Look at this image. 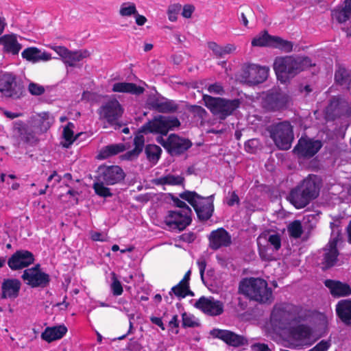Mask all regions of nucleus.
<instances>
[{"label":"nucleus","mask_w":351,"mask_h":351,"mask_svg":"<svg viewBox=\"0 0 351 351\" xmlns=\"http://www.w3.org/2000/svg\"><path fill=\"white\" fill-rule=\"evenodd\" d=\"M194 306L209 316H218L223 313V304L213 297H200L195 303Z\"/></svg>","instance_id":"obj_20"},{"label":"nucleus","mask_w":351,"mask_h":351,"mask_svg":"<svg viewBox=\"0 0 351 351\" xmlns=\"http://www.w3.org/2000/svg\"><path fill=\"white\" fill-rule=\"evenodd\" d=\"M184 181L182 176L168 174L154 180L153 182L156 185L184 186Z\"/></svg>","instance_id":"obj_35"},{"label":"nucleus","mask_w":351,"mask_h":351,"mask_svg":"<svg viewBox=\"0 0 351 351\" xmlns=\"http://www.w3.org/2000/svg\"><path fill=\"white\" fill-rule=\"evenodd\" d=\"M335 84L350 90L351 87V72L343 65L338 64L335 73Z\"/></svg>","instance_id":"obj_30"},{"label":"nucleus","mask_w":351,"mask_h":351,"mask_svg":"<svg viewBox=\"0 0 351 351\" xmlns=\"http://www.w3.org/2000/svg\"><path fill=\"white\" fill-rule=\"evenodd\" d=\"M239 292L250 300L260 304H271L274 300L272 290L267 282L260 278H245L241 281Z\"/></svg>","instance_id":"obj_5"},{"label":"nucleus","mask_w":351,"mask_h":351,"mask_svg":"<svg viewBox=\"0 0 351 351\" xmlns=\"http://www.w3.org/2000/svg\"><path fill=\"white\" fill-rule=\"evenodd\" d=\"M35 261L32 252L25 250L16 251L8 259V265L12 271L22 269L33 264Z\"/></svg>","instance_id":"obj_21"},{"label":"nucleus","mask_w":351,"mask_h":351,"mask_svg":"<svg viewBox=\"0 0 351 351\" xmlns=\"http://www.w3.org/2000/svg\"><path fill=\"white\" fill-rule=\"evenodd\" d=\"M28 90L32 95L40 96L45 93V88L37 83L30 82L28 85Z\"/></svg>","instance_id":"obj_52"},{"label":"nucleus","mask_w":351,"mask_h":351,"mask_svg":"<svg viewBox=\"0 0 351 351\" xmlns=\"http://www.w3.org/2000/svg\"><path fill=\"white\" fill-rule=\"evenodd\" d=\"M73 128L74 124L71 122H69L63 129V137L69 144L73 143L76 138V137L73 136Z\"/></svg>","instance_id":"obj_49"},{"label":"nucleus","mask_w":351,"mask_h":351,"mask_svg":"<svg viewBox=\"0 0 351 351\" xmlns=\"http://www.w3.org/2000/svg\"><path fill=\"white\" fill-rule=\"evenodd\" d=\"M39 117V122L41 123L43 127L46 130L47 128L50 127V123L49 121V114L48 112H41L38 114Z\"/></svg>","instance_id":"obj_58"},{"label":"nucleus","mask_w":351,"mask_h":351,"mask_svg":"<svg viewBox=\"0 0 351 351\" xmlns=\"http://www.w3.org/2000/svg\"><path fill=\"white\" fill-rule=\"evenodd\" d=\"M90 56L88 50L69 51L66 58L64 60L65 64L69 66H75V63L81 61Z\"/></svg>","instance_id":"obj_37"},{"label":"nucleus","mask_w":351,"mask_h":351,"mask_svg":"<svg viewBox=\"0 0 351 351\" xmlns=\"http://www.w3.org/2000/svg\"><path fill=\"white\" fill-rule=\"evenodd\" d=\"M210 335L232 347L244 346L247 342V340L243 335H237L228 330L215 328L210 331Z\"/></svg>","instance_id":"obj_23"},{"label":"nucleus","mask_w":351,"mask_h":351,"mask_svg":"<svg viewBox=\"0 0 351 351\" xmlns=\"http://www.w3.org/2000/svg\"><path fill=\"white\" fill-rule=\"evenodd\" d=\"M208 90L210 93H214L219 95H221L224 92L223 87L217 83L210 84L208 88Z\"/></svg>","instance_id":"obj_63"},{"label":"nucleus","mask_w":351,"mask_h":351,"mask_svg":"<svg viewBox=\"0 0 351 351\" xmlns=\"http://www.w3.org/2000/svg\"><path fill=\"white\" fill-rule=\"evenodd\" d=\"M270 137L275 145L282 150L291 148L294 139L293 126L288 121L279 122L270 125L269 128Z\"/></svg>","instance_id":"obj_9"},{"label":"nucleus","mask_w":351,"mask_h":351,"mask_svg":"<svg viewBox=\"0 0 351 351\" xmlns=\"http://www.w3.org/2000/svg\"><path fill=\"white\" fill-rule=\"evenodd\" d=\"M269 69L256 64H249L244 70V77L252 84L263 83L268 77Z\"/></svg>","instance_id":"obj_24"},{"label":"nucleus","mask_w":351,"mask_h":351,"mask_svg":"<svg viewBox=\"0 0 351 351\" xmlns=\"http://www.w3.org/2000/svg\"><path fill=\"white\" fill-rule=\"evenodd\" d=\"M179 197L186 201L194 209L201 221H206L211 218L214 212V195L203 197L195 191H184Z\"/></svg>","instance_id":"obj_6"},{"label":"nucleus","mask_w":351,"mask_h":351,"mask_svg":"<svg viewBox=\"0 0 351 351\" xmlns=\"http://www.w3.org/2000/svg\"><path fill=\"white\" fill-rule=\"evenodd\" d=\"M336 314L346 326L351 327V300H341L336 305Z\"/></svg>","instance_id":"obj_28"},{"label":"nucleus","mask_w":351,"mask_h":351,"mask_svg":"<svg viewBox=\"0 0 351 351\" xmlns=\"http://www.w3.org/2000/svg\"><path fill=\"white\" fill-rule=\"evenodd\" d=\"M151 108L160 113H173L178 110V105L173 100L166 99L161 101L154 99L149 103Z\"/></svg>","instance_id":"obj_31"},{"label":"nucleus","mask_w":351,"mask_h":351,"mask_svg":"<svg viewBox=\"0 0 351 351\" xmlns=\"http://www.w3.org/2000/svg\"><path fill=\"white\" fill-rule=\"evenodd\" d=\"M203 101L210 112L213 114L217 115L221 120H224L231 115L241 104L239 99L230 100L221 97H214L208 95L203 96Z\"/></svg>","instance_id":"obj_7"},{"label":"nucleus","mask_w":351,"mask_h":351,"mask_svg":"<svg viewBox=\"0 0 351 351\" xmlns=\"http://www.w3.org/2000/svg\"><path fill=\"white\" fill-rule=\"evenodd\" d=\"M291 326L287 330L288 337L294 343L295 346H311V339L313 335V328L304 324H297Z\"/></svg>","instance_id":"obj_16"},{"label":"nucleus","mask_w":351,"mask_h":351,"mask_svg":"<svg viewBox=\"0 0 351 351\" xmlns=\"http://www.w3.org/2000/svg\"><path fill=\"white\" fill-rule=\"evenodd\" d=\"M337 239H334L330 241V267L335 266L337 262V257L339 254L337 247Z\"/></svg>","instance_id":"obj_50"},{"label":"nucleus","mask_w":351,"mask_h":351,"mask_svg":"<svg viewBox=\"0 0 351 351\" xmlns=\"http://www.w3.org/2000/svg\"><path fill=\"white\" fill-rule=\"evenodd\" d=\"M171 199L175 206L180 208L179 211H184V213H192V210L191 208L184 201L180 199L179 197L172 196Z\"/></svg>","instance_id":"obj_55"},{"label":"nucleus","mask_w":351,"mask_h":351,"mask_svg":"<svg viewBox=\"0 0 351 351\" xmlns=\"http://www.w3.org/2000/svg\"><path fill=\"white\" fill-rule=\"evenodd\" d=\"M21 283L16 278L4 279L1 285V296L3 299L16 298L19 296Z\"/></svg>","instance_id":"obj_25"},{"label":"nucleus","mask_w":351,"mask_h":351,"mask_svg":"<svg viewBox=\"0 0 351 351\" xmlns=\"http://www.w3.org/2000/svg\"><path fill=\"white\" fill-rule=\"evenodd\" d=\"M100 120H106L115 129L121 127L119 121L123 115V108L116 99H110L102 104L97 110Z\"/></svg>","instance_id":"obj_13"},{"label":"nucleus","mask_w":351,"mask_h":351,"mask_svg":"<svg viewBox=\"0 0 351 351\" xmlns=\"http://www.w3.org/2000/svg\"><path fill=\"white\" fill-rule=\"evenodd\" d=\"M191 215L184 211L169 210L164 221L170 230L183 231L191 223Z\"/></svg>","instance_id":"obj_17"},{"label":"nucleus","mask_w":351,"mask_h":351,"mask_svg":"<svg viewBox=\"0 0 351 351\" xmlns=\"http://www.w3.org/2000/svg\"><path fill=\"white\" fill-rule=\"evenodd\" d=\"M113 92L116 93H130L136 95L143 94L145 88L141 86H137L134 83L131 82H117L113 84Z\"/></svg>","instance_id":"obj_32"},{"label":"nucleus","mask_w":351,"mask_h":351,"mask_svg":"<svg viewBox=\"0 0 351 351\" xmlns=\"http://www.w3.org/2000/svg\"><path fill=\"white\" fill-rule=\"evenodd\" d=\"M330 121L339 125L332 136L337 139L343 138L351 123V105L344 96L337 95L330 98Z\"/></svg>","instance_id":"obj_4"},{"label":"nucleus","mask_w":351,"mask_h":351,"mask_svg":"<svg viewBox=\"0 0 351 351\" xmlns=\"http://www.w3.org/2000/svg\"><path fill=\"white\" fill-rule=\"evenodd\" d=\"M111 277L112 283L110 288L113 295H121L123 292V289L120 280L118 279L117 274L114 272L111 273Z\"/></svg>","instance_id":"obj_45"},{"label":"nucleus","mask_w":351,"mask_h":351,"mask_svg":"<svg viewBox=\"0 0 351 351\" xmlns=\"http://www.w3.org/2000/svg\"><path fill=\"white\" fill-rule=\"evenodd\" d=\"M0 93L5 98L17 100L25 96V90L22 82L17 80L16 75L5 72L0 75Z\"/></svg>","instance_id":"obj_11"},{"label":"nucleus","mask_w":351,"mask_h":351,"mask_svg":"<svg viewBox=\"0 0 351 351\" xmlns=\"http://www.w3.org/2000/svg\"><path fill=\"white\" fill-rule=\"evenodd\" d=\"M313 64L307 56H287L277 57L274 62V70L278 80L285 84L302 71Z\"/></svg>","instance_id":"obj_2"},{"label":"nucleus","mask_w":351,"mask_h":351,"mask_svg":"<svg viewBox=\"0 0 351 351\" xmlns=\"http://www.w3.org/2000/svg\"><path fill=\"white\" fill-rule=\"evenodd\" d=\"M143 132H140L139 129L138 134L135 136L134 138V148L137 149L141 152H142L145 145V138L144 136L143 135Z\"/></svg>","instance_id":"obj_57"},{"label":"nucleus","mask_w":351,"mask_h":351,"mask_svg":"<svg viewBox=\"0 0 351 351\" xmlns=\"http://www.w3.org/2000/svg\"><path fill=\"white\" fill-rule=\"evenodd\" d=\"M300 306L289 303L276 304L270 315V323L274 329L287 330L293 324L305 320Z\"/></svg>","instance_id":"obj_3"},{"label":"nucleus","mask_w":351,"mask_h":351,"mask_svg":"<svg viewBox=\"0 0 351 351\" xmlns=\"http://www.w3.org/2000/svg\"><path fill=\"white\" fill-rule=\"evenodd\" d=\"M127 349L130 351H141L142 346L137 341L132 339L127 344Z\"/></svg>","instance_id":"obj_62"},{"label":"nucleus","mask_w":351,"mask_h":351,"mask_svg":"<svg viewBox=\"0 0 351 351\" xmlns=\"http://www.w3.org/2000/svg\"><path fill=\"white\" fill-rule=\"evenodd\" d=\"M291 102V97L280 88H275L263 93L261 106L267 112H280L287 109Z\"/></svg>","instance_id":"obj_8"},{"label":"nucleus","mask_w":351,"mask_h":351,"mask_svg":"<svg viewBox=\"0 0 351 351\" xmlns=\"http://www.w3.org/2000/svg\"><path fill=\"white\" fill-rule=\"evenodd\" d=\"M334 19L339 23H343L351 18V0H344L343 5L332 11Z\"/></svg>","instance_id":"obj_33"},{"label":"nucleus","mask_w":351,"mask_h":351,"mask_svg":"<svg viewBox=\"0 0 351 351\" xmlns=\"http://www.w3.org/2000/svg\"><path fill=\"white\" fill-rule=\"evenodd\" d=\"M53 49L60 56H61L64 60L66 58V56L70 50H69L66 47L64 46H56L53 48Z\"/></svg>","instance_id":"obj_61"},{"label":"nucleus","mask_w":351,"mask_h":351,"mask_svg":"<svg viewBox=\"0 0 351 351\" xmlns=\"http://www.w3.org/2000/svg\"><path fill=\"white\" fill-rule=\"evenodd\" d=\"M67 330V328L64 324L47 327L41 333V338L47 343H51L62 339Z\"/></svg>","instance_id":"obj_29"},{"label":"nucleus","mask_w":351,"mask_h":351,"mask_svg":"<svg viewBox=\"0 0 351 351\" xmlns=\"http://www.w3.org/2000/svg\"><path fill=\"white\" fill-rule=\"evenodd\" d=\"M194 10L195 8L193 5L189 4L184 5L182 12V16L186 19H189L191 17Z\"/></svg>","instance_id":"obj_60"},{"label":"nucleus","mask_w":351,"mask_h":351,"mask_svg":"<svg viewBox=\"0 0 351 351\" xmlns=\"http://www.w3.org/2000/svg\"><path fill=\"white\" fill-rule=\"evenodd\" d=\"M141 153V152L139 150H138L136 148H134L132 150H130V151L127 152L126 153H125L122 156V159L128 160H132L134 159L137 158Z\"/></svg>","instance_id":"obj_59"},{"label":"nucleus","mask_w":351,"mask_h":351,"mask_svg":"<svg viewBox=\"0 0 351 351\" xmlns=\"http://www.w3.org/2000/svg\"><path fill=\"white\" fill-rule=\"evenodd\" d=\"M13 138L18 141L17 147L21 142L33 145L38 141L35 132L21 120L13 123Z\"/></svg>","instance_id":"obj_19"},{"label":"nucleus","mask_w":351,"mask_h":351,"mask_svg":"<svg viewBox=\"0 0 351 351\" xmlns=\"http://www.w3.org/2000/svg\"><path fill=\"white\" fill-rule=\"evenodd\" d=\"M106 184L101 180H95L93 183V188L96 195L101 197H111L113 194L110 191V189L106 186Z\"/></svg>","instance_id":"obj_41"},{"label":"nucleus","mask_w":351,"mask_h":351,"mask_svg":"<svg viewBox=\"0 0 351 351\" xmlns=\"http://www.w3.org/2000/svg\"><path fill=\"white\" fill-rule=\"evenodd\" d=\"M126 175L118 165H99L95 171V180H101L106 185H114L123 182Z\"/></svg>","instance_id":"obj_14"},{"label":"nucleus","mask_w":351,"mask_h":351,"mask_svg":"<svg viewBox=\"0 0 351 351\" xmlns=\"http://www.w3.org/2000/svg\"><path fill=\"white\" fill-rule=\"evenodd\" d=\"M322 143L319 140L301 138L293 149L298 157L310 158L314 156L322 148Z\"/></svg>","instance_id":"obj_18"},{"label":"nucleus","mask_w":351,"mask_h":351,"mask_svg":"<svg viewBox=\"0 0 351 351\" xmlns=\"http://www.w3.org/2000/svg\"><path fill=\"white\" fill-rule=\"evenodd\" d=\"M199 326V324L194 319L193 315L187 314L186 312L182 314V326L183 328H195Z\"/></svg>","instance_id":"obj_47"},{"label":"nucleus","mask_w":351,"mask_h":351,"mask_svg":"<svg viewBox=\"0 0 351 351\" xmlns=\"http://www.w3.org/2000/svg\"><path fill=\"white\" fill-rule=\"evenodd\" d=\"M137 14L136 7L134 3L124 2L121 4L119 14L122 16H130Z\"/></svg>","instance_id":"obj_42"},{"label":"nucleus","mask_w":351,"mask_h":351,"mask_svg":"<svg viewBox=\"0 0 351 351\" xmlns=\"http://www.w3.org/2000/svg\"><path fill=\"white\" fill-rule=\"evenodd\" d=\"M208 240L209 248L215 251L232 244V237L223 228L212 230L208 236Z\"/></svg>","instance_id":"obj_22"},{"label":"nucleus","mask_w":351,"mask_h":351,"mask_svg":"<svg viewBox=\"0 0 351 351\" xmlns=\"http://www.w3.org/2000/svg\"><path fill=\"white\" fill-rule=\"evenodd\" d=\"M0 45L3 46L5 53L18 55L22 49V45L18 42L15 34H4L0 37Z\"/></svg>","instance_id":"obj_26"},{"label":"nucleus","mask_w":351,"mask_h":351,"mask_svg":"<svg viewBox=\"0 0 351 351\" xmlns=\"http://www.w3.org/2000/svg\"><path fill=\"white\" fill-rule=\"evenodd\" d=\"M188 110L191 112L194 117H197L202 119L207 115L206 110L200 106L191 105L188 107Z\"/></svg>","instance_id":"obj_51"},{"label":"nucleus","mask_w":351,"mask_h":351,"mask_svg":"<svg viewBox=\"0 0 351 351\" xmlns=\"http://www.w3.org/2000/svg\"><path fill=\"white\" fill-rule=\"evenodd\" d=\"M21 56L27 61L36 63L40 61H48L51 59V55L46 51H41L36 47H29L25 49L22 53Z\"/></svg>","instance_id":"obj_27"},{"label":"nucleus","mask_w":351,"mask_h":351,"mask_svg":"<svg viewBox=\"0 0 351 351\" xmlns=\"http://www.w3.org/2000/svg\"><path fill=\"white\" fill-rule=\"evenodd\" d=\"M21 278L26 285L32 288L47 287L50 282V276L40 269V265L36 264L23 271Z\"/></svg>","instance_id":"obj_15"},{"label":"nucleus","mask_w":351,"mask_h":351,"mask_svg":"<svg viewBox=\"0 0 351 351\" xmlns=\"http://www.w3.org/2000/svg\"><path fill=\"white\" fill-rule=\"evenodd\" d=\"M125 149V146L123 143L111 144L103 147L99 152L98 156L100 159H106L123 152Z\"/></svg>","instance_id":"obj_36"},{"label":"nucleus","mask_w":351,"mask_h":351,"mask_svg":"<svg viewBox=\"0 0 351 351\" xmlns=\"http://www.w3.org/2000/svg\"><path fill=\"white\" fill-rule=\"evenodd\" d=\"M330 295L335 298L349 296L351 295V287L346 282L330 280Z\"/></svg>","instance_id":"obj_34"},{"label":"nucleus","mask_w":351,"mask_h":351,"mask_svg":"<svg viewBox=\"0 0 351 351\" xmlns=\"http://www.w3.org/2000/svg\"><path fill=\"white\" fill-rule=\"evenodd\" d=\"M293 45L292 42L284 40L280 36H273L271 47L289 53L293 50Z\"/></svg>","instance_id":"obj_39"},{"label":"nucleus","mask_w":351,"mask_h":351,"mask_svg":"<svg viewBox=\"0 0 351 351\" xmlns=\"http://www.w3.org/2000/svg\"><path fill=\"white\" fill-rule=\"evenodd\" d=\"M180 125L177 117L157 115L140 128V132L144 134H159L166 136L169 131Z\"/></svg>","instance_id":"obj_10"},{"label":"nucleus","mask_w":351,"mask_h":351,"mask_svg":"<svg viewBox=\"0 0 351 351\" xmlns=\"http://www.w3.org/2000/svg\"><path fill=\"white\" fill-rule=\"evenodd\" d=\"M207 46L209 49H210L215 56L217 58H223V49L222 46L218 45L217 43L214 41H209L207 43Z\"/></svg>","instance_id":"obj_54"},{"label":"nucleus","mask_w":351,"mask_h":351,"mask_svg":"<svg viewBox=\"0 0 351 351\" xmlns=\"http://www.w3.org/2000/svg\"><path fill=\"white\" fill-rule=\"evenodd\" d=\"M267 241L273 246L274 250L278 251L281 248V237L278 233L269 234Z\"/></svg>","instance_id":"obj_53"},{"label":"nucleus","mask_w":351,"mask_h":351,"mask_svg":"<svg viewBox=\"0 0 351 351\" xmlns=\"http://www.w3.org/2000/svg\"><path fill=\"white\" fill-rule=\"evenodd\" d=\"M273 36L268 34V32L265 30L261 34L254 37L252 40V45L253 47H271Z\"/></svg>","instance_id":"obj_38"},{"label":"nucleus","mask_w":351,"mask_h":351,"mask_svg":"<svg viewBox=\"0 0 351 351\" xmlns=\"http://www.w3.org/2000/svg\"><path fill=\"white\" fill-rule=\"evenodd\" d=\"M288 231L291 237L300 238L303 233L301 222L298 220L293 221L288 227Z\"/></svg>","instance_id":"obj_43"},{"label":"nucleus","mask_w":351,"mask_h":351,"mask_svg":"<svg viewBox=\"0 0 351 351\" xmlns=\"http://www.w3.org/2000/svg\"><path fill=\"white\" fill-rule=\"evenodd\" d=\"M322 186L320 176L309 174L290 190L287 199L296 209L304 208L319 197Z\"/></svg>","instance_id":"obj_1"},{"label":"nucleus","mask_w":351,"mask_h":351,"mask_svg":"<svg viewBox=\"0 0 351 351\" xmlns=\"http://www.w3.org/2000/svg\"><path fill=\"white\" fill-rule=\"evenodd\" d=\"M328 347L326 341H322L308 351H327Z\"/></svg>","instance_id":"obj_64"},{"label":"nucleus","mask_w":351,"mask_h":351,"mask_svg":"<svg viewBox=\"0 0 351 351\" xmlns=\"http://www.w3.org/2000/svg\"><path fill=\"white\" fill-rule=\"evenodd\" d=\"M145 153L149 161L157 162L160 157L162 149L156 145L148 144L145 146Z\"/></svg>","instance_id":"obj_40"},{"label":"nucleus","mask_w":351,"mask_h":351,"mask_svg":"<svg viewBox=\"0 0 351 351\" xmlns=\"http://www.w3.org/2000/svg\"><path fill=\"white\" fill-rule=\"evenodd\" d=\"M187 285L178 282L176 285L173 286L171 291L169 292L170 295H175L179 300L184 299V294Z\"/></svg>","instance_id":"obj_46"},{"label":"nucleus","mask_w":351,"mask_h":351,"mask_svg":"<svg viewBox=\"0 0 351 351\" xmlns=\"http://www.w3.org/2000/svg\"><path fill=\"white\" fill-rule=\"evenodd\" d=\"M241 21L245 27L248 25V20H253L254 19V12L249 6L243 5L241 6Z\"/></svg>","instance_id":"obj_44"},{"label":"nucleus","mask_w":351,"mask_h":351,"mask_svg":"<svg viewBox=\"0 0 351 351\" xmlns=\"http://www.w3.org/2000/svg\"><path fill=\"white\" fill-rule=\"evenodd\" d=\"M182 6L180 3L170 5L167 10L168 19L170 21H177L178 14L180 12Z\"/></svg>","instance_id":"obj_48"},{"label":"nucleus","mask_w":351,"mask_h":351,"mask_svg":"<svg viewBox=\"0 0 351 351\" xmlns=\"http://www.w3.org/2000/svg\"><path fill=\"white\" fill-rule=\"evenodd\" d=\"M258 254L262 261H271L274 260L273 254L269 252V249L266 246L259 247Z\"/></svg>","instance_id":"obj_56"},{"label":"nucleus","mask_w":351,"mask_h":351,"mask_svg":"<svg viewBox=\"0 0 351 351\" xmlns=\"http://www.w3.org/2000/svg\"><path fill=\"white\" fill-rule=\"evenodd\" d=\"M156 141L171 156H178L183 154L193 145L189 139L180 137L176 134H171L166 139L162 136H158Z\"/></svg>","instance_id":"obj_12"}]
</instances>
